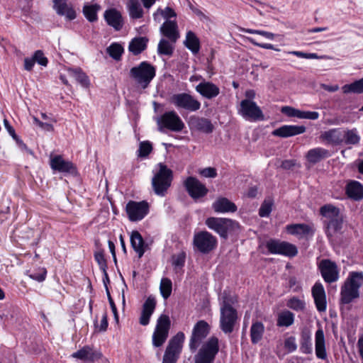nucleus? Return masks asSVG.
<instances>
[{"mask_svg":"<svg viewBox=\"0 0 363 363\" xmlns=\"http://www.w3.org/2000/svg\"><path fill=\"white\" fill-rule=\"evenodd\" d=\"M363 285V273L351 272L340 289L339 303L347 305L359 297V289Z\"/></svg>","mask_w":363,"mask_h":363,"instance_id":"1","label":"nucleus"},{"mask_svg":"<svg viewBox=\"0 0 363 363\" xmlns=\"http://www.w3.org/2000/svg\"><path fill=\"white\" fill-rule=\"evenodd\" d=\"M130 77L143 89L149 86L156 75L155 67L147 61H143L130 69Z\"/></svg>","mask_w":363,"mask_h":363,"instance_id":"2","label":"nucleus"},{"mask_svg":"<svg viewBox=\"0 0 363 363\" xmlns=\"http://www.w3.org/2000/svg\"><path fill=\"white\" fill-rule=\"evenodd\" d=\"M205 224L223 239H227L229 233L240 228L238 222L226 218L209 217L206 219Z\"/></svg>","mask_w":363,"mask_h":363,"instance_id":"3","label":"nucleus"},{"mask_svg":"<svg viewBox=\"0 0 363 363\" xmlns=\"http://www.w3.org/2000/svg\"><path fill=\"white\" fill-rule=\"evenodd\" d=\"M159 167V171L152 179V186L155 194L164 196L171 186L172 171L162 163H160Z\"/></svg>","mask_w":363,"mask_h":363,"instance_id":"4","label":"nucleus"},{"mask_svg":"<svg viewBox=\"0 0 363 363\" xmlns=\"http://www.w3.org/2000/svg\"><path fill=\"white\" fill-rule=\"evenodd\" d=\"M219 352V341L215 337H211L204 342L194 357V363H213Z\"/></svg>","mask_w":363,"mask_h":363,"instance_id":"5","label":"nucleus"},{"mask_svg":"<svg viewBox=\"0 0 363 363\" xmlns=\"http://www.w3.org/2000/svg\"><path fill=\"white\" fill-rule=\"evenodd\" d=\"M185 339L184 333H177L172 337L166 347L162 363H177L182 353L183 343Z\"/></svg>","mask_w":363,"mask_h":363,"instance_id":"6","label":"nucleus"},{"mask_svg":"<svg viewBox=\"0 0 363 363\" xmlns=\"http://www.w3.org/2000/svg\"><path fill=\"white\" fill-rule=\"evenodd\" d=\"M195 250L202 254H208L217 245V239L208 231L203 230L196 233L193 239Z\"/></svg>","mask_w":363,"mask_h":363,"instance_id":"7","label":"nucleus"},{"mask_svg":"<svg viewBox=\"0 0 363 363\" xmlns=\"http://www.w3.org/2000/svg\"><path fill=\"white\" fill-rule=\"evenodd\" d=\"M266 247L272 255H281L291 258L298 254V249L295 245L280 240L270 239L267 242Z\"/></svg>","mask_w":363,"mask_h":363,"instance_id":"8","label":"nucleus"},{"mask_svg":"<svg viewBox=\"0 0 363 363\" xmlns=\"http://www.w3.org/2000/svg\"><path fill=\"white\" fill-rule=\"evenodd\" d=\"M159 130L162 132L163 128L171 131L180 132L184 128V123L174 111H170L163 113L157 119Z\"/></svg>","mask_w":363,"mask_h":363,"instance_id":"9","label":"nucleus"},{"mask_svg":"<svg viewBox=\"0 0 363 363\" xmlns=\"http://www.w3.org/2000/svg\"><path fill=\"white\" fill-rule=\"evenodd\" d=\"M169 101L178 109H184L190 112H195L200 109L201 103L193 96L187 93L173 94Z\"/></svg>","mask_w":363,"mask_h":363,"instance_id":"10","label":"nucleus"},{"mask_svg":"<svg viewBox=\"0 0 363 363\" xmlns=\"http://www.w3.org/2000/svg\"><path fill=\"white\" fill-rule=\"evenodd\" d=\"M209 324L203 320H199L194 326L191 338L189 340V349L191 352L196 351L202 341L208 336L210 333Z\"/></svg>","mask_w":363,"mask_h":363,"instance_id":"11","label":"nucleus"},{"mask_svg":"<svg viewBox=\"0 0 363 363\" xmlns=\"http://www.w3.org/2000/svg\"><path fill=\"white\" fill-rule=\"evenodd\" d=\"M238 113L246 120L252 121H262L264 120V115L262 111L252 100H242Z\"/></svg>","mask_w":363,"mask_h":363,"instance_id":"12","label":"nucleus"},{"mask_svg":"<svg viewBox=\"0 0 363 363\" xmlns=\"http://www.w3.org/2000/svg\"><path fill=\"white\" fill-rule=\"evenodd\" d=\"M125 210L130 221H138L148 213L149 204L145 201L140 202L130 201L126 204Z\"/></svg>","mask_w":363,"mask_h":363,"instance_id":"13","label":"nucleus"},{"mask_svg":"<svg viewBox=\"0 0 363 363\" xmlns=\"http://www.w3.org/2000/svg\"><path fill=\"white\" fill-rule=\"evenodd\" d=\"M184 186L189 195L194 200L204 197L208 192L206 186L194 177H187Z\"/></svg>","mask_w":363,"mask_h":363,"instance_id":"14","label":"nucleus"},{"mask_svg":"<svg viewBox=\"0 0 363 363\" xmlns=\"http://www.w3.org/2000/svg\"><path fill=\"white\" fill-rule=\"evenodd\" d=\"M237 319V311L234 308H220V327L223 333H231Z\"/></svg>","mask_w":363,"mask_h":363,"instance_id":"15","label":"nucleus"},{"mask_svg":"<svg viewBox=\"0 0 363 363\" xmlns=\"http://www.w3.org/2000/svg\"><path fill=\"white\" fill-rule=\"evenodd\" d=\"M318 268L325 282L333 283L338 280L339 269L335 262L325 259L320 262Z\"/></svg>","mask_w":363,"mask_h":363,"instance_id":"16","label":"nucleus"},{"mask_svg":"<svg viewBox=\"0 0 363 363\" xmlns=\"http://www.w3.org/2000/svg\"><path fill=\"white\" fill-rule=\"evenodd\" d=\"M52 8L57 15L65 16L68 21L76 18V11L71 4H67V0H52Z\"/></svg>","mask_w":363,"mask_h":363,"instance_id":"17","label":"nucleus"},{"mask_svg":"<svg viewBox=\"0 0 363 363\" xmlns=\"http://www.w3.org/2000/svg\"><path fill=\"white\" fill-rule=\"evenodd\" d=\"M189 125L191 129H194L206 134L211 133L214 130V126L209 119L199 116L190 117Z\"/></svg>","mask_w":363,"mask_h":363,"instance_id":"18","label":"nucleus"},{"mask_svg":"<svg viewBox=\"0 0 363 363\" xmlns=\"http://www.w3.org/2000/svg\"><path fill=\"white\" fill-rule=\"evenodd\" d=\"M312 296L317 310L323 312L326 310L327 301L325 291L323 286L320 282H316L312 287Z\"/></svg>","mask_w":363,"mask_h":363,"instance_id":"19","label":"nucleus"},{"mask_svg":"<svg viewBox=\"0 0 363 363\" xmlns=\"http://www.w3.org/2000/svg\"><path fill=\"white\" fill-rule=\"evenodd\" d=\"M104 17L107 24L113 27L116 30L118 31L123 28V17L121 13L116 9L112 8L106 10Z\"/></svg>","mask_w":363,"mask_h":363,"instance_id":"20","label":"nucleus"},{"mask_svg":"<svg viewBox=\"0 0 363 363\" xmlns=\"http://www.w3.org/2000/svg\"><path fill=\"white\" fill-rule=\"evenodd\" d=\"M304 125H284L272 131V135L280 138H289L306 131Z\"/></svg>","mask_w":363,"mask_h":363,"instance_id":"21","label":"nucleus"},{"mask_svg":"<svg viewBox=\"0 0 363 363\" xmlns=\"http://www.w3.org/2000/svg\"><path fill=\"white\" fill-rule=\"evenodd\" d=\"M73 358L87 360L94 362L102 357V354L99 350H95L90 346H84L82 349L77 350L72 354Z\"/></svg>","mask_w":363,"mask_h":363,"instance_id":"22","label":"nucleus"},{"mask_svg":"<svg viewBox=\"0 0 363 363\" xmlns=\"http://www.w3.org/2000/svg\"><path fill=\"white\" fill-rule=\"evenodd\" d=\"M51 168L59 172H65L73 174L76 171V168L72 162L65 160L62 156L55 155L50 160Z\"/></svg>","mask_w":363,"mask_h":363,"instance_id":"23","label":"nucleus"},{"mask_svg":"<svg viewBox=\"0 0 363 363\" xmlns=\"http://www.w3.org/2000/svg\"><path fill=\"white\" fill-rule=\"evenodd\" d=\"M196 91L203 97L211 99L220 94L219 87L211 82H201L196 86Z\"/></svg>","mask_w":363,"mask_h":363,"instance_id":"24","label":"nucleus"},{"mask_svg":"<svg viewBox=\"0 0 363 363\" xmlns=\"http://www.w3.org/2000/svg\"><path fill=\"white\" fill-rule=\"evenodd\" d=\"M156 307V300L153 296H149L143 305L140 317V323L142 325L149 324L150 319Z\"/></svg>","mask_w":363,"mask_h":363,"instance_id":"25","label":"nucleus"},{"mask_svg":"<svg viewBox=\"0 0 363 363\" xmlns=\"http://www.w3.org/2000/svg\"><path fill=\"white\" fill-rule=\"evenodd\" d=\"M212 208L216 213H226L237 211V206L225 197H218L213 203Z\"/></svg>","mask_w":363,"mask_h":363,"instance_id":"26","label":"nucleus"},{"mask_svg":"<svg viewBox=\"0 0 363 363\" xmlns=\"http://www.w3.org/2000/svg\"><path fill=\"white\" fill-rule=\"evenodd\" d=\"M345 193L348 198L357 201H361L363 199V184L357 181H349L345 186Z\"/></svg>","mask_w":363,"mask_h":363,"instance_id":"27","label":"nucleus"},{"mask_svg":"<svg viewBox=\"0 0 363 363\" xmlns=\"http://www.w3.org/2000/svg\"><path fill=\"white\" fill-rule=\"evenodd\" d=\"M315 350L317 358L323 360L327 359L325 335L321 328L315 334Z\"/></svg>","mask_w":363,"mask_h":363,"instance_id":"28","label":"nucleus"},{"mask_svg":"<svg viewBox=\"0 0 363 363\" xmlns=\"http://www.w3.org/2000/svg\"><path fill=\"white\" fill-rule=\"evenodd\" d=\"M320 138L334 145L342 144L343 128H333L323 132Z\"/></svg>","mask_w":363,"mask_h":363,"instance_id":"29","label":"nucleus"},{"mask_svg":"<svg viewBox=\"0 0 363 363\" xmlns=\"http://www.w3.org/2000/svg\"><path fill=\"white\" fill-rule=\"evenodd\" d=\"M160 31L172 43H175L179 37L177 24L174 21L167 20L161 26Z\"/></svg>","mask_w":363,"mask_h":363,"instance_id":"30","label":"nucleus"},{"mask_svg":"<svg viewBox=\"0 0 363 363\" xmlns=\"http://www.w3.org/2000/svg\"><path fill=\"white\" fill-rule=\"evenodd\" d=\"M330 155L328 150L323 147H315L308 150L306 157L308 162L314 164L324 159L328 158Z\"/></svg>","mask_w":363,"mask_h":363,"instance_id":"31","label":"nucleus"},{"mask_svg":"<svg viewBox=\"0 0 363 363\" xmlns=\"http://www.w3.org/2000/svg\"><path fill=\"white\" fill-rule=\"evenodd\" d=\"M147 43L148 38L146 37H135L129 43L128 50L133 55H138L146 50Z\"/></svg>","mask_w":363,"mask_h":363,"instance_id":"32","label":"nucleus"},{"mask_svg":"<svg viewBox=\"0 0 363 363\" xmlns=\"http://www.w3.org/2000/svg\"><path fill=\"white\" fill-rule=\"evenodd\" d=\"M130 244L133 250L138 253V257H142L145 252L147 245H145L142 235L138 231L134 230L132 232Z\"/></svg>","mask_w":363,"mask_h":363,"instance_id":"33","label":"nucleus"},{"mask_svg":"<svg viewBox=\"0 0 363 363\" xmlns=\"http://www.w3.org/2000/svg\"><path fill=\"white\" fill-rule=\"evenodd\" d=\"M300 351L303 354H309L313 352L311 334L308 329H303L300 335Z\"/></svg>","mask_w":363,"mask_h":363,"instance_id":"34","label":"nucleus"},{"mask_svg":"<svg viewBox=\"0 0 363 363\" xmlns=\"http://www.w3.org/2000/svg\"><path fill=\"white\" fill-rule=\"evenodd\" d=\"M360 136L356 128L347 129L343 128L342 143L346 145H356L359 143Z\"/></svg>","mask_w":363,"mask_h":363,"instance_id":"35","label":"nucleus"},{"mask_svg":"<svg viewBox=\"0 0 363 363\" xmlns=\"http://www.w3.org/2000/svg\"><path fill=\"white\" fill-rule=\"evenodd\" d=\"M184 45L191 51L193 54H197L200 50V40L192 31L186 33Z\"/></svg>","mask_w":363,"mask_h":363,"instance_id":"36","label":"nucleus"},{"mask_svg":"<svg viewBox=\"0 0 363 363\" xmlns=\"http://www.w3.org/2000/svg\"><path fill=\"white\" fill-rule=\"evenodd\" d=\"M342 216L341 215L330 220H325L326 234L328 237H332L335 233L341 230L342 227Z\"/></svg>","mask_w":363,"mask_h":363,"instance_id":"37","label":"nucleus"},{"mask_svg":"<svg viewBox=\"0 0 363 363\" xmlns=\"http://www.w3.org/2000/svg\"><path fill=\"white\" fill-rule=\"evenodd\" d=\"M294 314L288 310H284L278 314L277 325L288 328L294 323Z\"/></svg>","mask_w":363,"mask_h":363,"instance_id":"38","label":"nucleus"},{"mask_svg":"<svg viewBox=\"0 0 363 363\" xmlns=\"http://www.w3.org/2000/svg\"><path fill=\"white\" fill-rule=\"evenodd\" d=\"M69 75L73 77L83 87L89 86V79L88 76L82 71L81 68H72L68 69Z\"/></svg>","mask_w":363,"mask_h":363,"instance_id":"39","label":"nucleus"},{"mask_svg":"<svg viewBox=\"0 0 363 363\" xmlns=\"http://www.w3.org/2000/svg\"><path fill=\"white\" fill-rule=\"evenodd\" d=\"M264 326L262 323L257 321L252 323L250 328V337L252 344L258 343L262 338Z\"/></svg>","mask_w":363,"mask_h":363,"instance_id":"40","label":"nucleus"},{"mask_svg":"<svg viewBox=\"0 0 363 363\" xmlns=\"http://www.w3.org/2000/svg\"><path fill=\"white\" fill-rule=\"evenodd\" d=\"M127 7L131 18L138 19L143 17V10L138 0H129Z\"/></svg>","mask_w":363,"mask_h":363,"instance_id":"41","label":"nucleus"},{"mask_svg":"<svg viewBox=\"0 0 363 363\" xmlns=\"http://www.w3.org/2000/svg\"><path fill=\"white\" fill-rule=\"evenodd\" d=\"M320 213L322 216L330 220L340 215V209L332 204H326L320 207Z\"/></svg>","mask_w":363,"mask_h":363,"instance_id":"42","label":"nucleus"},{"mask_svg":"<svg viewBox=\"0 0 363 363\" xmlns=\"http://www.w3.org/2000/svg\"><path fill=\"white\" fill-rule=\"evenodd\" d=\"M106 52L113 60L118 61L124 52V49L120 43H113L106 48Z\"/></svg>","mask_w":363,"mask_h":363,"instance_id":"43","label":"nucleus"},{"mask_svg":"<svg viewBox=\"0 0 363 363\" xmlns=\"http://www.w3.org/2000/svg\"><path fill=\"white\" fill-rule=\"evenodd\" d=\"M100 6L98 4L85 5L83 7V13L89 22H94L97 20V11Z\"/></svg>","mask_w":363,"mask_h":363,"instance_id":"44","label":"nucleus"},{"mask_svg":"<svg viewBox=\"0 0 363 363\" xmlns=\"http://www.w3.org/2000/svg\"><path fill=\"white\" fill-rule=\"evenodd\" d=\"M343 93L349 94V93H356V94H362L363 93V78L359 80H357L351 84H345L342 87Z\"/></svg>","mask_w":363,"mask_h":363,"instance_id":"45","label":"nucleus"},{"mask_svg":"<svg viewBox=\"0 0 363 363\" xmlns=\"http://www.w3.org/2000/svg\"><path fill=\"white\" fill-rule=\"evenodd\" d=\"M287 230L291 235H308L311 228L306 224H294L288 225Z\"/></svg>","mask_w":363,"mask_h":363,"instance_id":"46","label":"nucleus"},{"mask_svg":"<svg viewBox=\"0 0 363 363\" xmlns=\"http://www.w3.org/2000/svg\"><path fill=\"white\" fill-rule=\"evenodd\" d=\"M286 306L295 311H303L306 308V303L303 300L293 296L287 301Z\"/></svg>","mask_w":363,"mask_h":363,"instance_id":"47","label":"nucleus"},{"mask_svg":"<svg viewBox=\"0 0 363 363\" xmlns=\"http://www.w3.org/2000/svg\"><path fill=\"white\" fill-rule=\"evenodd\" d=\"M174 47L165 39H161L157 47L159 55L171 56L173 54Z\"/></svg>","mask_w":363,"mask_h":363,"instance_id":"48","label":"nucleus"},{"mask_svg":"<svg viewBox=\"0 0 363 363\" xmlns=\"http://www.w3.org/2000/svg\"><path fill=\"white\" fill-rule=\"evenodd\" d=\"M172 289V281L168 278H162L160 282V290L162 296L164 299H167L171 294Z\"/></svg>","mask_w":363,"mask_h":363,"instance_id":"49","label":"nucleus"},{"mask_svg":"<svg viewBox=\"0 0 363 363\" xmlns=\"http://www.w3.org/2000/svg\"><path fill=\"white\" fill-rule=\"evenodd\" d=\"M170 325L171 321L169 316L163 314L159 317L155 330L169 333Z\"/></svg>","mask_w":363,"mask_h":363,"instance_id":"50","label":"nucleus"},{"mask_svg":"<svg viewBox=\"0 0 363 363\" xmlns=\"http://www.w3.org/2000/svg\"><path fill=\"white\" fill-rule=\"evenodd\" d=\"M168 333L155 330L152 335V344L155 347H159L162 346L168 337Z\"/></svg>","mask_w":363,"mask_h":363,"instance_id":"51","label":"nucleus"},{"mask_svg":"<svg viewBox=\"0 0 363 363\" xmlns=\"http://www.w3.org/2000/svg\"><path fill=\"white\" fill-rule=\"evenodd\" d=\"M186 261V253L181 252L172 256V264L175 270L181 269L184 266Z\"/></svg>","mask_w":363,"mask_h":363,"instance_id":"52","label":"nucleus"},{"mask_svg":"<svg viewBox=\"0 0 363 363\" xmlns=\"http://www.w3.org/2000/svg\"><path fill=\"white\" fill-rule=\"evenodd\" d=\"M28 277L38 282L43 281L46 278L47 270L45 268H38L37 270L33 272L28 271L26 273Z\"/></svg>","mask_w":363,"mask_h":363,"instance_id":"53","label":"nucleus"},{"mask_svg":"<svg viewBox=\"0 0 363 363\" xmlns=\"http://www.w3.org/2000/svg\"><path fill=\"white\" fill-rule=\"evenodd\" d=\"M237 302V298L229 292L224 291L222 294V305L220 308H233L232 305Z\"/></svg>","mask_w":363,"mask_h":363,"instance_id":"54","label":"nucleus"},{"mask_svg":"<svg viewBox=\"0 0 363 363\" xmlns=\"http://www.w3.org/2000/svg\"><path fill=\"white\" fill-rule=\"evenodd\" d=\"M272 201L264 200L259 209V216L262 218L268 217L272 212Z\"/></svg>","mask_w":363,"mask_h":363,"instance_id":"55","label":"nucleus"},{"mask_svg":"<svg viewBox=\"0 0 363 363\" xmlns=\"http://www.w3.org/2000/svg\"><path fill=\"white\" fill-rule=\"evenodd\" d=\"M152 150V144L149 141H143L140 143L138 152V156L140 157H145Z\"/></svg>","mask_w":363,"mask_h":363,"instance_id":"56","label":"nucleus"},{"mask_svg":"<svg viewBox=\"0 0 363 363\" xmlns=\"http://www.w3.org/2000/svg\"><path fill=\"white\" fill-rule=\"evenodd\" d=\"M94 259L98 263L99 268L101 271H105V269H107V262L106 259L104 257L103 250L96 252L94 253Z\"/></svg>","mask_w":363,"mask_h":363,"instance_id":"57","label":"nucleus"},{"mask_svg":"<svg viewBox=\"0 0 363 363\" xmlns=\"http://www.w3.org/2000/svg\"><path fill=\"white\" fill-rule=\"evenodd\" d=\"M244 32L246 33H252V34H257L262 36L265 37L267 39L273 40L275 37V35L272 33L261 30H254V29H244Z\"/></svg>","mask_w":363,"mask_h":363,"instance_id":"58","label":"nucleus"},{"mask_svg":"<svg viewBox=\"0 0 363 363\" xmlns=\"http://www.w3.org/2000/svg\"><path fill=\"white\" fill-rule=\"evenodd\" d=\"M33 59L35 60V62H37L39 65L44 67L47 66L48 62V60L47 57L44 56L43 51L40 50L35 52Z\"/></svg>","mask_w":363,"mask_h":363,"instance_id":"59","label":"nucleus"},{"mask_svg":"<svg viewBox=\"0 0 363 363\" xmlns=\"http://www.w3.org/2000/svg\"><path fill=\"white\" fill-rule=\"evenodd\" d=\"M284 347L289 352H293L297 349V345L296 343V338L294 336H291L286 338L284 341Z\"/></svg>","mask_w":363,"mask_h":363,"instance_id":"60","label":"nucleus"},{"mask_svg":"<svg viewBox=\"0 0 363 363\" xmlns=\"http://www.w3.org/2000/svg\"><path fill=\"white\" fill-rule=\"evenodd\" d=\"M108 325V316L106 312L102 315L99 326H98L96 320L94 323L95 328L98 330L99 332H105L107 330Z\"/></svg>","mask_w":363,"mask_h":363,"instance_id":"61","label":"nucleus"},{"mask_svg":"<svg viewBox=\"0 0 363 363\" xmlns=\"http://www.w3.org/2000/svg\"><path fill=\"white\" fill-rule=\"evenodd\" d=\"M290 54L295 55L298 57L306 59H318L319 57L316 53H306L301 51H291Z\"/></svg>","mask_w":363,"mask_h":363,"instance_id":"62","label":"nucleus"},{"mask_svg":"<svg viewBox=\"0 0 363 363\" xmlns=\"http://www.w3.org/2000/svg\"><path fill=\"white\" fill-rule=\"evenodd\" d=\"M200 174L206 178H215L217 176L216 169L213 167H206L199 172Z\"/></svg>","mask_w":363,"mask_h":363,"instance_id":"63","label":"nucleus"},{"mask_svg":"<svg viewBox=\"0 0 363 363\" xmlns=\"http://www.w3.org/2000/svg\"><path fill=\"white\" fill-rule=\"evenodd\" d=\"M33 121L37 125L45 131L51 132L54 130V127L52 124L48 123H43L35 116L33 117Z\"/></svg>","mask_w":363,"mask_h":363,"instance_id":"64","label":"nucleus"}]
</instances>
